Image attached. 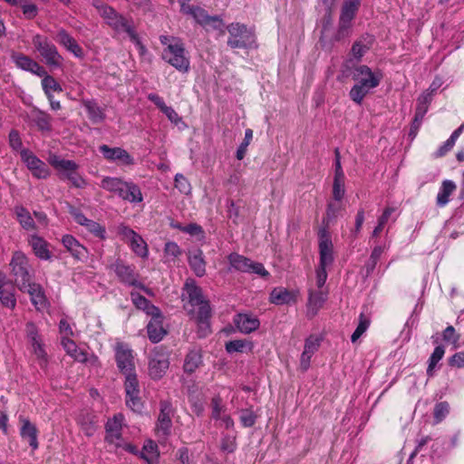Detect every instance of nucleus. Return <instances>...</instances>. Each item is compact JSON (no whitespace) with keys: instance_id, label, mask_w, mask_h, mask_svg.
<instances>
[{"instance_id":"f257e3e1","label":"nucleus","mask_w":464,"mask_h":464,"mask_svg":"<svg viewBox=\"0 0 464 464\" xmlns=\"http://www.w3.org/2000/svg\"><path fill=\"white\" fill-rule=\"evenodd\" d=\"M352 76L356 83L350 90L349 96L353 102L361 105L371 90L379 86L382 72L380 70L373 72L369 66L361 64L354 67Z\"/></svg>"},{"instance_id":"f03ea898","label":"nucleus","mask_w":464,"mask_h":464,"mask_svg":"<svg viewBox=\"0 0 464 464\" xmlns=\"http://www.w3.org/2000/svg\"><path fill=\"white\" fill-rule=\"evenodd\" d=\"M49 163L57 170L61 180H68L73 188H83L87 181L79 172V165L72 160L62 159L57 155L49 158Z\"/></svg>"},{"instance_id":"7ed1b4c3","label":"nucleus","mask_w":464,"mask_h":464,"mask_svg":"<svg viewBox=\"0 0 464 464\" xmlns=\"http://www.w3.org/2000/svg\"><path fill=\"white\" fill-rule=\"evenodd\" d=\"M13 283L18 289H24L34 281V271L29 258L21 251L13 254L10 264Z\"/></svg>"},{"instance_id":"20e7f679","label":"nucleus","mask_w":464,"mask_h":464,"mask_svg":"<svg viewBox=\"0 0 464 464\" xmlns=\"http://www.w3.org/2000/svg\"><path fill=\"white\" fill-rule=\"evenodd\" d=\"M229 34L227 45L233 49L250 48L256 42V36L252 28L240 23H231L227 26Z\"/></svg>"},{"instance_id":"39448f33","label":"nucleus","mask_w":464,"mask_h":464,"mask_svg":"<svg viewBox=\"0 0 464 464\" xmlns=\"http://www.w3.org/2000/svg\"><path fill=\"white\" fill-rule=\"evenodd\" d=\"M175 43L168 44L163 50L162 59L172 65L180 72L189 71V58L186 56L184 44L179 39H174Z\"/></svg>"},{"instance_id":"423d86ee","label":"nucleus","mask_w":464,"mask_h":464,"mask_svg":"<svg viewBox=\"0 0 464 464\" xmlns=\"http://www.w3.org/2000/svg\"><path fill=\"white\" fill-rule=\"evenodd\" d=\"M117 233L137 256L142 259L149 257L148 244L140 234L124 223L118 226Z\"/></svg>"},{"instance_id":"0eeeda50","label":"nucleus","mask_w":464,"mask_h":464,"mask_svg":"<svg viewBox=\"0 0 464 464\" xmlns=\"http://www.w3.org/2000/svg\"><path fill=\"white\" fill-rule=\"evenodd\" d=\"M33 44L49 67L60 68L62 66L63 58L47 37L36 34L33 37Z\"/></svg>"},{"instance_id":"6e6552de","label":"nucleus","mask_w":464,"mask_h":464,"mask_svg":"<svg viewBox=\"0 0 464 464\" xmlns=\"http://www.w3.org/2000/svg\"><path fill=\"white\" fill-rule=\"evenodd\" d=\"M182 14L191 16L197 24L207 31H221L224 27L223 20L218 15H209L200 6H185Z\"/></svg>"},{"instance_id":"1a4fd4ad","label":"nucleus","mask_w":464,"mask_h":464,"mask_svg":"<svg viewBox=\"0 0 464 464\" xmlns=\"http://www.w3.org/2000/svg\"><path fill=\"white\" fill-rule=\"evenodd\" d=\"M169 367V353L163 345L156 346L149 357V375L153 380L161 379Z\"/></svg>"},{"instance_id":"9d476101","label":"nucleus","mask_w":464,"mask_h":464,"mask_svg":"<svg viewBox=\"0 0 464 464\" xmlns=\"http://www.w3.org/2000/svg\"><path fill=\"white\" fill-rule=\"evenodd\" d=\"M115 362L121 373L124 376L135 374L133 351L125 343H117L114 347Z\"/></svg>"},{"instance_id":"9b49d317","label":"nucleus","mask_w":464,"mask_h":464,"mask_svg":"<svg viewBox=\"0 0 464 464\" xmlns=\"http://www.w3.org/2000/svg\"><path fill=\"white\" fill-rule=\"evenodd\" d=\"M319 264L317 266L327 268L334 262V245L327 227L318 230Z\"/></svg>"},{"instance_id":"f8f14e48","label":"nucleus","mask_w":464,"mask_h":464,"mask_svg":"<svg viewBox=\"0 0 464 464\" xmlns=\"http://www.w3.org/2000/svg\"><path fill=\"white\" fill-rule=\"evenodd\" d=\"M125 402L127 407L136 412H140L143 407L141 398L140 396V382L137 374L125 376L124 381Z\"/></svg>"},{"instance_id":"ddd939ff","label":"nucleus","mask_w":464,"mask_h":464,"mask_svg":"<svg viewBox=\"0 0 464 464\" xmlns=\"http://www.w3.org/2000/svg\"><path fill=\"white\" fill-rule=\"evenodd\" d=\"M112 266L117 277L122 284L150 293L149 288L138 280L139 275L135 272L133 266L127 265L122 260L118 259Z\"/></svg>"},{"instance_id":"4468645a","label":"nucleus","mask_w":464,"mask_h":464,"mask_svg":"<svg viewBox=\"0 0 464 464\" xmlns=\"http://www.w3.org/2000/svg\"><path fill=\"white\" fill-rule=\"evenodd\" d=\"M21 160L32 175L39 179H45L50 176V169L47 165L28 149L20 152Z\"/></svg>"},{"instance_id":"2eb2a0df","label":"nucleus","mask_w":464,"mask_h":464,"mask_svg":"<svg viewBox=\"0 0 464 464\" xmlns=\"http://www.w3.org/2000/svg\"><path fill=\"white\" fill-rule=\"evenodd\" d=\"M99 151L109 162L122 166H132L135 164L134 158L123 148L110 147L109 145L102 144L99 146Z\"/></svg>"},{"instance_id":"dca6fc26","label":"nucleus","mask_w":464,"mask_h":464,"mask_svg":"<svg viewBox=\"0 0 464 464\" xmlns=\"http://www.w3.org/2000/svg\"><path fill=\"white\" fill-rule=\"evenodd\" d=\"M171 413V403L167 401H160V414L156 425V432L159 437L167 438L170 434L172 427Z\"/></svg>"},{"instance_id":"f3484780","label":"nucleus","mask_w":464,"mask_h":464,"mask_svg":"<svg viewBox=\"0 0 464 464\" xmlns=\"http://www.w3.org/2000/svg\"><path fill=\"white\" fill-rule=\"evenodd\" d=\"M15 285L7 278L5 273L0 270V302L2 305L11 310L16 306Z\"/></svg>"},{"instance_id":"a211bd4d","label":"nucleus","mask_w":464,"mask_h":464,"mask_svg":"<svg viewBox=\"0 0 464 464\" xmlns=\"http://www.w3.org/2000/svg\"><path fill=\"white\" fill-rule=\"evenodd\" d=\"M198 310L195 314V320L198 324V336L199 338L207 337L210 333V317H211V308L208 301L198 304Z\"/></svg>"},{"instance_id":"6ab92c4d","label":"nucleus","mask_w":464,"mask_h":464,"mask_svg":"<svg viewBox=\"0 0 464 464\" xmlns=\"http://www.w3.org/2000/svg\"><path fill=\"white\" fill-rule=\"evenodd\" d=\"M230 267L243 273L261 275V264L254 263L249 258L237 253H231L227 256Z\"/></svg>"},{"instance_id":"aec40b11","label":"nucleus","mask_w":464,"mask_h":464,"mask_svg":"<svg viewBox=\"0 0 464 464\" xmlns=\"http://www.w3.org/2000/svg\"><path fill=\"white\" fill-rule=\"evenodd\" d=\"M62 244L70 253V255L77 261L85 262L89 257V251L82 244L80 243L73 236L66 234L62 237Z\"/></svg>"},{"instance_id":"412c9836","label":"nucleus","mask_w":464,"mask_h":464,"mask_svg":"<svg viewBox=\"0 0 464 464\" xmlns=\"http://www.w3.org/2000/svg\"><path fill=\"white\" fill-rule=\"evenodd\" d=\"M12 60L16 67L21 70L30 72L34 75L43 76L46 73V70L44 66L22 53H14L12 54Z\"/></svg>"},{"instance_id":"4be33fe9","label":"nucleus","mask_w":464,"mask_h":464,"mask_svg":"<svg viewBox=\"0 0 464 464\" xmlns=\"http://www.w3.org/2000/svg\"><path fill=\"white\" fill-rule=\"evenodd\" d=\"M327 297L328 291L309 289L306 304V314L309 318H313L318 314L326 302Z\"/></svg>"},{"instance_id":"5701e85b","label":"nucleus","mask_w":464,"mask_h":464,"mask_svg":"<svg viewBox=\"0 0 464 464\" xmlns=\"http://www.w3.org/2000/svg\"><path fill=\"white\" fill-rule=\"evenodd\" d=\"M77 424L87 437H92L98 427V416L93 411L82 410L77 418Z\"/></svg>"},{"instance_id":"b1692460","label":"nucleus","mask_w":464,"mask_h":464,"mask_svg":"<svg viewBox=\"0 0 464 464\" xmlns=\"http://www.w3.org/2000/svg\"><path fill=\"white\" fill-rule=\"evenodd\" d=\"M31 123L43 134L53 131V117L46 111L34 107L29 115Z\"/></svg>"},{"instance_id":"393cba45","label":"nucleus","mask_w":464,"mask_h":464,"mask_svg":"<svg viewBox=\"0 0 464 464\" xmlns=\"http://www.w3.org/2000/svg\"><path fill=\"white\" fill-rule=\"evenodd\" d=\"M375 42L373 34L365 33L354 41L351 48V55L356 62H361L364 54L372 47Z\"/></svg>"},{"instance_id":"a878e982","label":"nucleus","mask_w":464,"mask_h":464,"mask_svg":"<svg viewBox=\"0 0 464 464\" xmlns=\"http://www.w3.org/2000/svg\"><path fill=\"white\" fill-rule=\"evenodd\" d=\"M164 316L161 312L158 315L150 316V320L147 324V334L150 341L153 343L160 342L168 332L163 327Z\"/></svg>"},{"instance_id":"bb28decb","label":"nucleus","mask_w":464,"mask_h":464,"mask_svg":"<svg viewBox=\"0 0 464 464\" xmlns=\"http://www.w3.org/2000/svg\"><path fill=\"white\" fill-rule=\"evenodd\" d=\"M124 416L121 413L115 414L105 424V441L113 444L121 440V428Z\"/></svg>"},{"instance_id":"cd10ccee","label":"nucleus","mask_w":464,"mask_h":464,"mask_svg":"<svg viewBox=\"0 0 464 464\" xmlns=\"http://www.w3.org/2000/svg\"><path fill=\"white\" fill-rule=\"evenodd\" d=\"M27 241L36 257L41 260H50L52 258L49 243L44 237L34 234L28 237Z\"/></svg>"},{"instance_id":"c85d7f7f","label":"nucleus","mask_w":464,"mask_h":464,"mask_svg":"<svg viewBox=\"0 0 464 464\" xmlns=\"http://www.w3.org/2000/svg\"><path fill=\"white\" fill-rule=\"evenodd\" d=\"M21 292L27 293L30 295V300L36 310H41L47 304V298L45 296L43 286L35 282L29 284V286L24 289H19Z\"/></svg>"},{"instance_id":"c756f323","label":"nucleus","mask_w":464,"mask_h":464,"mask_svg":"<svg viewBox=\"0 0 464 464\" xmlns=\"http://www.w3.org/2000/svg\"><path fill=\"white\" fill-rule=\"evenodd\" d=\"M19 420L21 422L20 436L22 439L26 440L34 450L38 449V430L36 426L23 416L19 417Z\"/></svg>"},{"instance_id":"7c9ffc66","label":"nucleus","mask_w":464,"mask_h":464,"mask_svg":"<svg viewBox=\"0 0 464 464\" xmlns=\"http://www.w3.org/2000/svg\"><path fill=\"white\" fill-rule=\"evenodd\" d=\"M55 40L63 45L67 51L72 53L77 58H82L84 53L82 48L76 40L70 35L66 30L61 29L57 32Z\"/></svg>"},{"instance_id":"2f4dec72","label":"nucleus","mask_w":464,"mask_h":464,"mask_svg":"<svg viewBox=\"0 0 464 464\" xmlns=\"http://www.w3.org/2000/svg\"><path fill=\"white\" fill-rule=\"evenodd\" d=\"M203 364L202 350L199 347L194 346L189 349L185 356L183 370L186 373L191 374L197 371Z\"/></svg>"},{"instance_id":"473e14b6","label":"nucleus","mask_w":464,"mask_h":464,"mask_svg":"<svg viewBox=\"0 0 464 464\" xmlns=\"http://www.w3.org/2000/svg\"><path fill=\"white\" fill-rule=\"evenodd\" d=\"M297 291H289L285 287H276L270 294V302L277 305L295 304L297 300Z\"/></svg>"},{"instance_id":"72a5a7b5","label":"nucleus","mask_w":464,"mask_h":464,"mask_svg":"<svg viewBox=\"0 0 464 464\" xmlns=\"http://www.w3.org/2000/svg\"><path fill=\"white\" fill-rule=\"evenodd\" d=\"M117 195L130 203H140L143 200L140 187L132 181H125V186L121 187Z\"/></svg>"},{"instance_id":"f704fd0d","label":"nucleus","mask_w":464,"mask_h":464,"mask_svg":"<svg viewBox=\"0 0 464 464\" xmlns=\"http://www.w3.org/2000/svg\"><path fill=\"white\" fill-rule=\"evenodd\" d=\"M130 298L135 307L149 316L158 315L161 312L158 306L154 305L149 299L138 292H131Z\"/></svg>"},{"instance_id":"c9c22d12","label":"nucleus","mask_w":464,"mask_h":464,"mask_svg":"<svg viewBox=\"0 0 464 464\" xmlns=\"http://www.w3.org/2000/svg\"><path fill=\"white\" fill-rule=\"evenodd\" d=\"M234 324L241 333L249 334L258 328L260 323L256 316L249 314H238L234 317Z\"/></svg>"},{"instance_id":"e433bc0d","label":"nucleus","mask_w":464,"mask_h":464,"mask_svg":"<svg viewBox=\"0 0 464 464\" xmlns=\"http://www.w3.org/2000/svg\"><path fill=\"white\" fill-rule=\"evenodd\" d=\"M188 263L193 273L202 277L206 274V261L204 259L203 251L199 248L189 251L188 256Z\"/></svg>"},{"instance_id":"4c0bfd02","label":"nucleus","mask_w":464,"mask_h":464,"mask_svg":"<svg viewBox=\"0 0 464 464\" xmlns=\"http://www.w3.org/2000/svg\"><path fill=\"white\" fill-rule=\"evenodd\" d=\"M184 290L188 295V303L192 306H197L198 304H203L208 301L205 299L203 295L202 289L198 285H197L195 280L193 279L186 281Z\"/></svg>"},{"instance_id":"58836bf2","label":"nucleus","mask_w":464,"mask_h":464,"mask_svg":"<svg viewBox=\"0 0 464 464\" xmlns=\"http://www.w3.org/2000/svg\"><path fill=\"white\" fill-rule=\"evenodd\" d=\"M82 105L88 114V118L92 123H101L105 120V112L95 100H83Z\"/></svg>"},{"instance_id":"ea45409f","label":"nucleus","mask_w":464,"mask_h":464,"mask_svg":"<svg viewBox=\"0 0 464 464\" xmlns=\"http://www.w3.org/2000/svg\"><path fill=\"white\" fill-rule=\"evenodd\" d=\"M109 26L118 34L126 33L128 36L135 30L133 20L126 18L120 13L109 22Z\"/></svg>"},{"instance_id":"a19ab883","label":"nucleus","mask_w":464,"mask_h":464,"mask_svg":"<svg viewBox=\"0 0 464 464\" xmlns=\"http://www.w3.org/2000/svg\"><path fill=\"white\" fill-rule=\"evenodd\" d=\"M14 212L18 223L24 230L29 231L36 229L35 222L26 208L22 205L15 206Z\"/></svg>"},{"instance_id":"79ce46f5","label":"nucleus","mask_w":464,"mask_h":464,"mask_svg":"<svg viewBox=\"0 0 464 464\" xmlns=\"http://www.w3.org/2000/svg\"><path fill=\"white\" fill-rule=\"evenodd\" d=\"M455 189L456 184L452 180H443L436 198L437 206L440 208L445 207L450 202V197Z\"/></svg>"},{"instance_id":"37998d69","label":"nucleus","mask_w":464,"mask_h":464,"mask_svg":"<svg viewBox=\"0 0 464 464\" xmlns=\"http://www.w3.org/2000/svg\"><path fill=\"white\" fill-rule=\"evenodd\" d=\"M140 455L148 464H157L159 460L158 445L150 440L146 441Z\"/></svg>"},{"instance_id":"c03bdc74","label":"nucleus","mask_w":464,"mask_h":464,"mask_svg":"<svg viewBox=\"0 0 464 464\" xmlns=\"http://www.w3.org/2000/svg\"><path fill=\"white\" fill-rule=\"evenodd\" d=\"M92 6L95 7L108 25L109 22L112 21L114 16L118 14V12L113 7L103 3L102 0H93Z\"/></svg>"},{"instance_id":"a18cd8bd","label":"nucleus","mask_w":464,"mask_h":464,"mask_svg":"<svg viewBox=\"0 0 464 464\" xmlns=\"http://www.w3.org/2000/svg\"><path fill=\"white\" fill-rule=\"evenodd\" d=\"M61 343L65 352L75 360L80 362H84L86 360V354L82 352H79L76 343L70 338V336L63 337Z\"/></svg>"},{"instance_id":"49530a36","label":"nucleus","mask_w":464,"mask_h":464,"mask_svg":"<svg viewBox=\"0 0 464 464\" xmlns=\"http://www.w3.org/2000/svg\"><path fill=\"white\" fill-rule=\"evenodd\" d=\"M122 186H125V181L120 178L105 177L101 181L103 189L115 194H118Z\"/></svg>"},{"instance_id":"de8ad7c7","label":"nucleus","mask_w":464,"mask_h":464,"mask_svg":"<svg viewBox=\"0 0 464 464\" xmlns=\"http://www.w3.org/2000/svg\"><path fill=\"white\" fill-rule=\"evenodd\" d=\"M444 353H445L444 346L438 345L435 347L433 353H431V355L430 356L429 361H428L429 364H428V368H427V375L429 377L433 376L434 369L437 366V364L439 363V362L443 358Z\"/></svg>"},{"instance_id":"09e8293b","label":"nucleus","mask_w":464,"mask_h":464,"mask_svg":"<svg viewBox=\"0 0 464 464\" xmlns=\"http://www.w3.org/2000/svg\"><path fill=\"white\" fill-rule=\"evenodd\" d=\"M42 77V88L45 95L53 94V92H63L61 84L52 75L46 72Z\"/></svg>"},{"instance_id":"8fccbe9b","label":"nucleus","mask_w":464,"mask_h":464,"mask_svg":"<svg viewBox=\"0 0 464 464\" xmlns=\"http://www.w3.org/2000/svg\"><path fill=\"white\" fill-rule=\"evenodd\" d=\"M16 4L11 5L12 6H20L23 11L24 18L32 20L38 14V7L36 5L30 3L29 0H16Z\"/></svg>"},{"instance_id":"3c124183","label":"nucleus","mask_w":464,"mask_h":464,"mask_svg":"<svg viewBox=\"0 0 464 464\" xmlns=\"http://www.w3.org/2000/svg\"><path fill=\"white\" fill-rule=\"evenodd\" d=\"M252 349V343L246 340H232L226 343V351L228 353H243Z\"/></svg>"},{"instance_id":"603ef678","label":"nucleus","mask_w":464,"mask_h":464,"mask_svg":"<svg viewBox=\"0 0 464 464\" xmlns=\"http://www.w3.org/2000/svg\"><path fill=\"white\" fill-rule=\"evenodd\" d=\"M370 319L362 313L359 315V324L351 336L352 343H355L369 328Z\"/></svg>"},{"instance_id":"864d4df0","label":"nucleus","mask_w":464,"mask_h":464,"mask_svg":"<svg viewBox=\"0 0 464 464\" xmlns=\"http://www.w3.org/2000/svg\"><path fill=\"white\" fill-rule=\"evenodd\" d=\"M31 345L33 347V352L38 360L39 366L42 369L46 368L48 363L47 353L44 350L42 340L37 341L36 343H31Z\"/></svg>"},{"instance_id":"5fc2aeb1","label":"nucleus","mask_w":464,"mask_h":464,"mask_svg":"<svg viewBox=\"0 0 464 464\" xmlns=\"http://www.w3.org/2000/svg\"><path fill=\"white\" fill-rule=\"evenodd\" d=\"M450 412V404L447 401H440L435 404L433 411L434 423L441 422Z\"/></svg>"},{"instance_id":"6e6d98bb","label":"nucleus","mask_w":464,"mask_h":464,"mask_svg":"<svg viewBox=\"0 0 464 464\" xmlns=\"http://www.w3.org/2000/svg\"><path fill=\"white\" fill-rule=\"evenodd\" d=\"M183 233L195 237L198 241H205L206 234L203 227L197 223H189L184 227Z\"/></svg>"},{"instance_id":"4d7b16f0","label":"nucleus","mask_w":464,"mask_h":464,"mask_svg":"<svg viewBox=\"0 0 464 464\" xmlns=\"http://www.w3.org/2000/svg\"><path fill=\"white\" fill-rule=\"evenodd\" d=\"M344 180L345 178L334 177L333 198L336 201H341L345 195Z\"/></svg>"},{"instance_id":"13d9d810","label":"nucleus","mask_w":464,"mask_h":464,"mask_svg":"<svg viewBox=\"0 0 464 464\" xmlns=\"http://www.w3.org/2000/svg\"><path fill=\"white\" fill-rule=\"evenodd\" d=\"M88 232L93 235L95 237H98L101 240H105L106 236V228L104 226H102L98 222L91 219L87 226L84 227Z\"/></svg>"},{"instance_id":"bf43d9fd","label":"nucleus","mask_w":464,"mask_h":464,"mask_svg":"<svg viewBox=\"0 0 464 464\" xmlns=\"http://www.w3.org/2000/svg\"><path fill=\"white\" fill-rule=\"evenodd\" d=\"M352 26L341 22H338V28L332 38L331 45L335 42H341L351 35Z\"/></svg>"},{"instance_id":"052dcab7","label":"nucleus","mask_w":464,"mask_h":464,"mask_svg":"<svg viewBox=\"0 0 464 464\" xmlns=\"http://www.w3.org/2000/svg\"><path fill=\"white\" fill-rule=\"evenodd\" d=\"M175 188L182 194L188 195L191 191V186L188 179L180 173L175 175Z\"/></svg>"},{"instance_id":"680f3d73","label":"nucleus","mask_w":464,"mask_h":464,"mask_svg":"<svg viewBox=\"0 0 464 464\" xmlns=\"http://www.w3.org/2000/svg\"><path fill=\"white\" fill-rule=\"evenodd\" d=\"M322 338L317 335H310L305 339L304 351L306 354H313L319 349Z\"/></svg>"},{"instance_id":"e2e57ef3","label":"nucleus","mask_w":464,"mask_h":464,"mask_svg":"<svg viewBox=\"0 0 464 464\" xmlns=\"http://www.w3.org/2000/svg\"><path fill=\"white\" fill-rule=\"evenodd\" d=\"M252 138H253V131H252V130L246 129V131H245V138H244L243 141L241 142V144L239 145V147L237 150L236 157H237V160H241L244 159V157L246 155V148L249 145L250 140H252Z\"/></svg>"},{"instance_id":"0e129e2a","label":"nucleus","mask_w":464,"mask_h":464,"mask_svg":"<svg viewBox=\"0 0 464 464\" xmlns=\"http://www.w3.org/2000/svg\"><path fill=\"white\" fill-rule=\"evenodd\" d=\"M358 10L342 5L339 22L352 26V22L355 18Z\"/></svg>"},{"instance_id":"69168bd1","label":"nucleus","mask_w":464,"mask_h":464,"mask_svg":"<svg viewBox=\"0 0 464 464\" xmlns=\"http://www.w3.org/2000/svg\"><path fill=\"white\" fill-rule=\"evenodd\" d=\"M364 219H365L364 209L360 208L357 211V214L355 216L354 227L351 230V234H350V236L353 239H356L358 237L359 234L361 233Z\"/></svg>"},{"instance_id":"338daca9","label":"nucleus","mask_w":464,"mask_h":464,"mask_svg":"<svg viewBox=\"0 0 464 464\" xmlns=\"http://www.w3.org/2000/svg\"><path fill=\"white\" fill-rule=\"evenodd\" d=\"M239 419L244 427H251L256 422V415L250 409H243L239 412Z\"/></svg>"},{"instance_id":"774afa93","label":"nucleus","mask_w":464,"mask_h":464,"mask_svg":"<svg viewBox=\"0 0 464 464\" xmlns=\"http://www.w3.org/2000/svg\"><path fill=\"white\" fill-rule=\"evenodd\" d=\"M182 254V250L179 246L174 241H169L165 244L164 246V255L165 256L171 257L175 259L179 257Z\"/></svg>"}]
</instances>
